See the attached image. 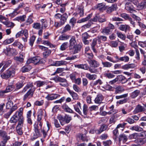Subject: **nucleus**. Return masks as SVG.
<instances>
[{
  "mask_svg": "<svg viewBox=\"0 0 146 146\" xmlns=\"http://www.w3.org/2000/svg\"><path fill=\"white\" fill-rule=\"evenodd\" d=\"M107 39V38L106 36L101 35H99L97 38H94L91 44V48L93 52L96 54L97 52V50L95 48V46L97 44V40L99 44H100L101 43V40L104 42Z\"/></svg>",
  "mask_w": 146,
  "mask_h": 146,
  "instance_id": "obj_1",
  "label": "nucleus"
},
{
  "mask_svg": "<svg viewBox=\"0 0 146 146\" xmlns=\"http://www.w3.org/2000/svg\"><path fill=\"white\" fill-rule=\"evenodd\" d=\"M14 69L11 68L8 69L5 72L1 74V77L4 79H8L11 76H13L14 74L15 71Z\"/></svg>",
  "mask_w": 146,
  "mask_h": 146,
  "instance_id": "obj_2",
  "label": "nucleus"
},
{
  "mask_svg": "<svg viewBox=\"0 0 146 146\" xmlns=\"http://www.w3.org/2000/svg\"><path fill=\"white\" fill-rule=\"evenodd\" d=\"M44 62L43 60L40 58V57L36 56L28 59L27 61V63L29 64L32 63L35 64H42Z\"/></svg>",
  "mask_w": 146,
  "mask_h": 146,
  "instance_id": "obj_3",
  "label": "nucleus"
},
{
  "mask_svg": "<svg viewBox=\"0 0 146 146\" xmlns=\"http://www.w3.org/2000/svg\"><path fill=\"white\" fill-rule=\"evenodd\" d=\"M56 82H60L59 84L63 87H67L68 86L66 80L64 78L57 76L53 78Z\"/></svg>",
  "mask_w": 146,
  "mask_h": 146,
  "instance_id": "obj_4",
  "label": "nucleus"
},
{
  "mask_svg": "<svg viewBox=\"0 0 146 146\" xmlns=\"http://www.w3.org/2000/svg\"><path fill=\"white\" fill-rule=\"evenodd\" d=\"M57 118L59 120L61 125H62L64 124V121L66 123H68L71 120V117L67 115H66L64 117L60 115L58 116Z\"/></svg>",
  "mask_w": 146,
  "mask_h": 146,
  "instance_id": "obj_5",
  "label": "nucleus"
},
{
  "mask_svg": "<svg viewBox=\"0 0 146 146\" xmlns=\"http://www.w3.org/2000/svg\"><path fill=\"white\" fill-rule=\"evenodd\" d=\"M42 122H37L34 125L35 128V131L37 137H39L41 136V134H40V131L42 129Z\"/></svg>",
  "mask_w": 146,
  "mask_h": 146,
  "instance_id": "obj_6",
  "label": "nucleus"
},
{
  "mask_svg": "<svg viewBox=\"0 0 146 146\" xmlns=\"http://www.w3.org/2000/svg\"><path fill=\"white\" fill-rule=\"evenodd\" d=\"M0 134V136L2 137L3 139L1 143H4L6 144L7 141L10 138V137L7 135V133L5 131L2 130H1Z\"/></svg>",
  "mask_w": 146,
  "mask_h": 146,
  "instance_id": "obj_7",
  "label": "nucleus"
},
{
  "mask_svg": "<svg viewBox=\"0 0 146 146\" xmlns=\"http://www.w3.org/2000/svg\"><path fill=\"white\" fill-rule=\"evenodd\" d=\"M47 127H44L42 128V129L41 131V133L42 134L44 138H46L47 136V132L51 126L48 122H47Z\"/></svg>",
  "mask_w": 146,
  "mask_h": 146,
  "instance_id": "obj_8",
  "label": "nucleus"
},
{
  "mask_svg": "<svg viewBox=\"0 0 146 146\" xmlns=\"http://www.w3.org/2000/svg\"><path fill=\"white\" fill-rule=\"evenodd\" d=\"M36 89L35 87H33L32 88L30 89L27 93L24 95L23 100L24 101L26 100L29 96H31L32 97L33 95L34 92Z\"/></svg>",
  "mask_w": 146,
  "mask_h": 146,
  "instance_id": "obj_9",
  "label": "nucleus"
},
{
  "mask_svg": "<svg viewBox=\"0 0 146 146\" xmlns=\"http://www.w3.org/2000/svg\"><path fill=\"white\" fill-rule=\"evenodd\" d=\"M125 9L129 11L130 13L136 12V11L134 9V7L131 3L127 2L125 4Z\"/></svg>",
  "mask_w": 146,
  "mask_h": 146,
  "instance_id": "obj_10",
  "label": "nucleus"
},
{
  "mask_svg": "<svg viewBox=\"0 0 146 146\" xmlns=\"http://www.w3.org/2000/svg\"><path fill=\"white\" fill-rule=\"evenodd\" d=\"M76 44L77 42L75 36H72L69 40V48L70 50L72 49L73 46Z\"/></svg>",
  "mask_w": 146,
  "mask_h": 146,
  "instance_id": "obj_11",
  "label": "nucleus"
},
{
  "mask_svg": "<svg viewBox=\"0 0 146 146\" xmlns=\"http://www.w3.org/2000/svg\"><path fill=\"white\" fill-rule=\"evenodd\" d=\"M60 96V95L57 94H51L48 95L45 98L48 100H52L59 98Z\"/></svg>",
  "mask_w": 146,
  "mask_h": 146,
  "instance_id": "obj_12",
  "label": "nucleus"
},
{
  "mask_svg": "<svg viewBox=\"0 0 146 146\" xmlns=\"http://www.w3.org/2000/svg\"><path fill=\"white\" fill-rule=\"evenodd\" d=\"M146 109L143 106L138 104L136 107L134 112L135 113L141 112L145 111Z\"/></svg>",
  "mask_w": 146,
  "mask_h": 146,
  "instance_id": "obj_13",
  "label": "nucleus"
},
{
  "mask_svg": "<svg viewBox=\"0 0 146 146\" xmlns=\"http://www.w3.org/2000/svg\"><path fill=\"white\" fill-rule=\"evenodd\" d=\"M19 120V117L18 116L17 114L15 113L11 118L9 122L12 123L16 124L18 121Z\"/></svg>",
  "mask_w": 146,
  "mask_h": 146,
  "instance_id": "obj_14",
  "label": "nucleus"
},
{
  "mask_svg": "<svg viewBox=\"0 0 146 146\" xmlns=\"http://www.w3.org/2000/svg\"><path fill=\"white\" fill-rule=\"evenodd\" d=\"M108 126L106 125H101L99 129L95 130V133L96 134H100L103 131L106 130L108 128Z\"/></svg>",
  "mask_w": 146,
  "mask_h": 146,
  "instance_id": "obj_15",
  "label": "nucleus"
},
{
  "mask_svg": "<svg viewBox=\"0 0 146 146\" xmlns=\"http://www.w3.org/2000/svg\"><path fill=\"white\" fill-rule=\"evenodd\" d=\"M137 7L138 10L146 8V0L143 1L137 5Z\"/></svg>",
  "mask_w": 146,
  "mask_h": 146,
  "instance_id": "obj_16",
  "label": "nucleus"
},
{
  "mask_svg": "<svg viewBox=\"0 0 146 146\" xmlns=\"http://www.w3.org/2000/svg\"><path fill=\"white\" fill-rule=\"evenodd\" d=\"M67 90L74 100H77L78 99V96L76 93L68 88H67Z\"/></svg>",
  "mask_w": 146,
  "mask_h": 146,
  "instance_id": "obj_17",
  "label": "nucleus"
},
{
  "mask_svg": "<svg viewBox=\"0 0 146 146\" xmlns=\"http://www.w3.org/2000/svg\"><path fill=\"white\" fill-rule=\"evenodd\" d=\"M104 98L102 94H99L97 96L95 99V102L96 104H100L102 102Z\"/></svg>",
  "mask_w": 146,
  "mask_h": 146,
  "instance_id": "obj_18",
  "label": "nucleus"
},
{
  "mask_svg": "<svg viewBox=\"0 0 146 146\" xmlns=\"http://www.w3.org/2000/svg\"><path fill=\"white\" fill-rule=\"evenodd\" d=\"M24 58V56L23 54H22L19 56L15 57L14 59L17 62L22 63L23 62Z\"/></svg>",
  "mask_w": 146,
  "mask_h": 146,
  "instance_id": "obj_19",
  "label": "nucleus"
},
{
  "mask_svg": "<svg viewBox=\"0 0 146 146\" xmlns=\"http://www.w3.org/2000/svg\"><path fill=\"white\" fill-rule=\"evenodd\" d=\"M95 8L100 11L102 12L105 10L106 9L105 4L103 3L98 4L96 6Z\"/></svg>",
  "mask_w": 146,
  "mask_h": 146,
  "instance_id": "obj_20",
  "label": "nucleus"
},
{
  "mask_svg": "<svg viewBox=\"0 0 146 146\" xmlns=\"http://www.w3.org/2000/svg\"><path fill=\"white\" fill-rule=\"evenodd\" d=\"M130 27L129 25L125 24V25H120L119 27V29L122 31H125L126 32L128 30H129Z\"/></svg>",
  "mask_w": 146,
  "mask_h": 146,
  "instance_id": "obj_21",
  "label": "nucleus"
},
{
  "mask_svg": "<svg viewBox=\"0 0 146 146\" xmlns=\"http://www.w3.org/2000/svg\"><path fill=\"white\" fill-rule=\"evenodd\" d=\"M12 51L14 52V53L13 54H14L16 55L17 53V51L15 50L13 48H11L9 47H7L4 50V52L7 54L10 53Z\"/></svg>",
  "mask_w": 146,
  "mask_h": 146,
  "instance_id": "obj_22",
  "label": "nucleus"
},
{
  "mask_svg": "<svg viewBox=\"0 0 146 146\" xmlns=\"http://www.w3.org/2000/svg\"><path fill=\"white\" fill-rule=\"evenodd\" d=\"M90 65L94 68H97L100 66V63L95 60H91L89 62Z\"/></svg>",
  "mask_w": 146,
  "mask_h": 146,
  "instance_id": "obj_23",
  "label": "nucleus"
},
{
  "mask_svg": "<svg viewBox=\"0 0 146 146\" xmlns=\"http://www.w3.org/2000/svg\"><path fill=\"white\" fill-rule=\"evenodd\" d=\"M74 67L79 69H82L84 70H87L88 68V65L86 64H75Z\"/></svg>",
  "mask_w": 146,
  "mask_h": 146,
  "instance_id": "obj_24",
  "label": "nucleus"
},
{
  "mask_svg": "<svg viewBox=\"0 0 146 146\" xmlns=\"http://www.w3.org/2000/svg\"><path fill=\"white\" fill-rule=\"evenodd\" d=\"M86 77L90 80H95L97 78V76L95 74H91L89 73L86 74Z\"/></svg>",
  "mask_w": 146,
  "mask_h": 146,
  "instance_id": "obj_25",
  "label": "nucleus"
},
{
  "mask_svg": "<svg viewBox=\"0 0 146 146\" xmlns=\"http://www.w3.org/2000/svg\"><path fill=\"white\" fill-rule=\"evenodd\" d=\"M117 78L118 79V81L119 80L122 84L125 83L127 81V80L125 77L122 75L118 76Z\"/></svg>",
  "mask_w": 146,
  "mask_h": 146,
  "instance_id": "obj_26",
  "label": "nucleus"
},
{
  "mask_svg": "<svg viewBox=\"0 0 146 146\" xmlns=\"http://www.w3.org/2000/svg\"><path fill=\"white\" fill-rule=\"evenodd\" d=\"M117 8V5L116 4H112L111 6L109 7L107 10V12L110 13L113 11L115 10Z\"/></svg>",
  "mask_w": 146,
  "mask_h": 146,
  "instance_id": "obj_27",
  "label": "nucleus"
},
{
  "mask_svg": "<svg viewBox=\"0 0 146 146\" xmlns=\"http://www.w3.org/2000/svg\"><path fill=\"white\" fill-rule=\"evenodd\" d=\"M67 62L64 60L56 61L54 64V66H60L64 65L66 64Z\"/></svg>",
  "mask_w": 146,
  "mask_h": 146,
  "instance_id": "obj_28",
  "label": "nucleus"
},
{
  "mask_svg": "<svg viewBox=\"0 0 146 146\" xmlns=\"http://www.w3.org/2000/svg\"><path fill=\"white\" fill-rule=\"evenodd\" d=\"M12 45L14 47H17L20 49H22L23 47V45L19 42L17 40L14 42Z\"/></svg>",
  "mask_w": 146,
  "mask_h": 146,
  "instance_id": "obj_29",
  "label": "nucleus"
},
{
  "mask_svg": "<svg viewBox=\"0 0 146 146\" xmlns=\"http://www.w3.org/2000/svg\"><path fill=\"white\" fill-rule=\"evenodd\" d=\"M81 47V45L80 44H76L75 46H74L73 47V49H74V53L75 54L78 53L80 50Z\"/></svg>",
  "mask_w": 146,
  "mask_h": 146,
  "instance_id": "obj_30",
  "label": "nucleus"
},
{
  "mask_svg": "<svg viewBox=\"0 0 146 146\" xmlns=\"http://www.w3.org/2000/svg\"><path fill=\"white\" fill-rule=\"evenodd\" d=\"M68 17V16L66 13H65L63 15L60 19V22L62 25H63L64 23Z\"/></svg>",
  "mask_w": 146,
  "mask_h": 146,
  "instance_id": "obj_31",
  "label": "nucleus"
},
{
  "mask_svg": "<svg viewBox=\"0 0 146 146\" xmlns=\"http://www.w3.org/2000/svg\"><path fill=\"white\" fill-rule=\"evenodd\" d=\"M31 111L30 110L27 112V122L30 125H31L33 123L32 120L31 118Z\"/></svg>",
  "mask_w": 146,
  "mask_h": 146,
  "instance_id": "obj_32",
  "label": "nucleus"
},
{
  "mask_svg": "<svg viewBox=\"0 0 146 146\" xmlns=\"http://www.w3.org/2000/svg\"><path fill=\"white\" fill-rule=\"evenodd\" d=\"M2 23L7 27L13 28L14 26V24L12 22L6 20L5 21L2 22Z\"/></svg>",
  "mask_w": 146,
  "mask_h": 146,
  "instance_id": "obj_33",
  "label": "nucleus"
},
{
  "mask_svg": "<svg viewBox=\"0 0 146 146\" xmlns=\"http://www.w3.org/2000/svg\"><path fill=\"white\" fill-rule=\"evenodd\" d=\"M2 62L4 67L6 68L10 65L12 62L11 60H7L2 61Z\"/></svg>",
  "mask_w": 146,
  "mask_h": 146,
  "instance_id": "obj_34",
  "label": "nucleus"
},
{
  "mask_svg": "<svg viewBox=\"0 0 146 146\" xmlns=\"http://www.w3.org/2000/svg\"><path fill=\"white\" fill-rule=\"evenodd\" d=\"M130 129L132 130H135L137 131H141L143 130V128L138 125L133 126L130 128Z\"/></svg>",
  "mask_w": 146,
  "mask_h": 146,
  "instance_id": "obj_35",
  "label": "nucleus"
},
{
  "mask_svg": "<svg viewBox=\"0 0 146 146\" xmlns=\"http://www.w3.org/2000/svg\"><path fill=\"white\" fill-rule=\"evenodd\" d=\"M24 121V118H19V120L16 128H22L23 125Z\"/></svg>",
  "mask_w": 146,
  "mask_h": 146,
  "instance_id": "obj_36",
  "label": "nucleus"
},
{
  "mask_svg": "<svg viewBox=\"0 0 146 146\" xmlns=\"http://www.w3.org/2000/svg\"><path fill=\"white\" fill-rule=\"evenodd\" d=\"M26 18V16L23 15L22 16H19L15 18L13 20L17 21H19L23 22L25 21V19Z\"/></svg>",
  "mask_w": 146,
  "mask_h": 146,
  "instance_id": "obj_37",
  "label": "nucleus"
},
{
  "mask_svg": "<svg viewBox=\"0 0 146 146\" xmlns=\"http://www.w3.org/2000/svg\"><path fill=\"white\" fill-rule=\"evenodd\" d=\"M92 16V14H90L88 15V16L85 18H82L77 21V23H81L82 22H84L89 20Z\"/></svg>",
  "mask_w": 146,
  "mask_h": 146,
  "instance_id": "obj_38",
  "label": "nucleus"
},
{
  "mask_svg": "<svg viewBox=\"0 0 146 146\" xmlns=\"http://www.w3.org/2000/svg\"><path fill=\"white\" fill-rule=\"evenodd\" d=\"M119 141H122L123 142H125L127 140V137L124 134L120 135L119 137Z\"/></svg>",
  "mask_w": 146,
  "mask_h": 146,
  "instance_id": "obj_39",
  "label": "nucleus"
},
{
  "mask_svg": "<svg viewBox=\"0 0 146 146\" xmlns=\"http://www.w3.org/2000/svg\"><path fill=\"white\" fill-rule=\"evenodd\" d=\"M43 112L41 110L38 111L37 118V122H41L42 117V116L43 115Z\"/></svg>",
  "mask_w": 146,
  "mask_h": 146,
  "instance_id": "obj_40",
  "label": "nucleus"
},
{
  "mask_svg": "<svg viewBox=\"0 0 146 146\" xmlns=\"http://www.w3.org/2000/svg\"><path fill=\"white\" fill-rule=\"evenodd\" d=\"M70 37V36L65 34L62 35L59 37L60 40H68Z\"/></svg>",
  "mask_w": 146,
  "mask_h": 146,
  "instance_id": "obj_41",
  "label": "nucleus"
},
{
  "mask_svg": "<svg viewBox=\"0 0 146 146\" xmlns=\"http://www.w3.org/2000/svg\"><path fill=\"white\" fill-rule=\"evenodd\" d=\"M81 104L80 102H78L76 105L74 106V108L75 111L80 114L81 112L79 108H81Z\"/></svg>",
  "mask_w": 146,
  "mask_h": 146,
  "instance_id": "obj_42",
  "label": "nucleus"
},
{
  "mask_svg": "<svg viewBox=\"0 0 146 146\" xmlns=\"http://www.w3.org/2000/svg\"><path fill=\"white\" fill-rule=\"evenodd\" d=\"M102 63L104 67L109 68L112 65V64L111 63L108 61L105 62L102 61Z\"/></svg>",
  "mask_w": 146,
  "mask_h": 146,
  "instance_id": "obj_43",
  "label": "nucleus"
},
{
  "mask_svg": "<svg viewBox=\"0 0 146 146\" xmlns=\"http://www.w3.org/2000/svg\"><path fill=\"white\" fill-rule=\"evenodd\" d=\"M140 93V91L139 90H136L132 92L131 95V97L132 98H134L137 97Z\"/></svg>",
  "mask_w": 146,
  "mask_h": 146,
  "instance_id": "obj_44",
  "label": "nucleus"
},
{
  "mask_svg": "<svg viewBox=\"0 0 146 146\" xmlns=\"http://www.w3.org/2000/svg\"><path fill=\"white\" fill-rule=\"evenodd\" d=\"M113 139L115 141H116L117 139L119 134L118 129L116 128L113 131Z\"/></svg>",
  "mask_w": 146,
  "mask_h": 146,
  "instance_id": "obj_45",
  "label": "nucleus"
},
{
  "mask_svg": "<svg viewBox=\"0 0 146 146\" xmlns=\"http://www.w3.org/2000/svg\"><path fill=\"white\" fill-rule=\"evenodd\" d=\"M118 37L120 38L123 40H125L126 38V36L124 34H123L121 32L117 31L116 33Z\"/></svg>",
  "mask_w": 146,
  "mask_h": 146,
  "instance_id": "obj_46",
  "label": "nucleus"
},
{
  "mask_svg": "<svg viewBox=\"0 0 146 146\" xmlns=\"http://www.w3.org/2000/svg\"><path fill=\"white\" fill-rule=\"evenodd\" d=\"M111 31H112L109 29L108 27H106L102 29L101 31V33H105L106 35H108Z\"/></svg>",
  "mask_w": 146,
  "mask_h": 146,
  "instance_id": "obj_47",
  "label": "nucleus"
},
{
  "mask_svg": "<svg viewBox=\"0 0 146 146\" xmlns=\"http://www.w3.org/2000/svg\"><path fill=\"white\" fill-rule=\"evenodd\" d=\"M129 57L126 55H125L121 57H120V62H127L129 61Z\"/></svg>",
  "mask_w": 146,
  "mask_h": 146,
  "instance_id": "obj_48",
  "label": "nucleus"
},
{
  "mask_svg": "<svg viewBox=\"0 0 146 146\" xmlns=\"http://www.w3.org/2000/svg\"><path fill=\"white\" fill-rule=\"evenodd\" d=\"M71 27L69 24H67L63 28L62 31V33H64L69 31L71 30Z\"/></svg>",
  "mask_w": 146,
  "mask_h": 146,
  "instance_id": "obj_49",
  "label": "nucleus"
},
{
  "mask_svg": "<svg viewBox=\"0 0 146 146\" xmlns=\"http://www.w3.org/2000/svg\"><path fill=\"white\" fill-rule=\"evenodd\" d=\"M44 50L45 51L43 53V55L44 57L46 58L50 54L51 51L50 50L48 49L47 48H46Z\"/></svg>",
  "mask_w": 146,
  "mask_h": 146,
  "instance_id": "obj_50",
  "label": "nucleus"
},
{
  "mask_svg": "<svg viewBox=\"0 0 146 146\" xmlns=\"http://www.w3.org/2000/svg\"><path fill=\"white\" fill-rule=\"evenodd\" d=\"M31 69V67L30 66H24L22 68V71L23 72H28Z\"/></svg>",
  "mask_w": 146,
  "mask_h": 146,
  "instance_id": "obj_51",
  "label": "nucleus"
},
{
  "mask_svg": "<svg viewBox=\"0 0 146 146\" xmlns=\"http://www.w3.org/2000/svg\"><path fill=\"white\" fill-rule=\"evenodd\" d=\"M15 86L13 85H9L7 86L5 91L6 93L12 91L14 88Z\"/></svg>",
  "mask_w": 146,
  "mask_h": 146,
  "instance_id": "obj_52",
  "label": "nucleus"
},
{
  "mask_svg": "<svg viewBox=\"0 0 146 146\" xmlns=\"http://www.w3.org/2000/svg\"><path fill=\"white\" fill-rule=\"evenodd\" d=\"M23 108H20L19 111H16L15 113L17 114L18 116L19 117V118H23Z\"/></svg>",
  "mask_w": 146,
  "mask_h": 146,
  "instance_id": "obj_53",
  "label": "nucleus"
},
{
  "mask_svg": "<svg viewBox=\"0 0 146 146\" xmlns=\"http://www.w3.org/2000/svg\"><path fill=\"white\" fill-rule=\"evenodd\" d=\"M115 92L117 93H120L124 91L123 87L120 86H118L115 88Z\"/></svg>",
  "mask_w": 146,
  "mask_h": 146,
  "instance_id": "obj_54",
  "label": "nucleus"
},
{
  "mask_svg": "<svg viewBox=\"0 0 146 146\" xmlns=\"http://www.w3.org/2000/svg\"><path fill=\"white\" fill-rule=\"evenodd\" d=\"M13 38H11L9 39H6L3 42V44H4L7 45L9 44L14 41Z\"/></svg>",
  "mask_w": 146,
  "mask_h": 146,
  "instance_id": "obj_55",
  "label": "nucleus"
},
{
  "mask_svg": "<svg viewBox=\"0 0 146 146\" xmlns=\"http://www.w3.org/2000/svg\"><path fill=\"white\" fill-rule=\"evenodd\" d=\"M68 46V42H65L63 43L60 46V49L61 50L63 51L65 50Z\"/></svg>",
  "mask_w": 146,
  "mask_h": 146,
  "instance_id": "obj_56",
  "label": "nucleus"
},
{
  "mask_svg": "<svg viewBox=\"0 0 146 146\" xmlns=\"http://www.w3.org/2000/svg\"><path fill=\"white\" fill-rule=\"evenodd\" d=\"M35 38L36 37L34 35H33L30 37L29 43L31 46H33Z\"/></svg>",
  "mask_w": 146,
  "mask_h": 146,
  "instance_id": "obj_57",
  "label": "nucleus"
},
{
  "mask_svg": "<svg viewBox=\"0 0 146 146\" xmlns=\"http://www.w3.org/2000/svg\"><path fill=\"white\" fill-rule=\"evenodd\" d=\"M36 83L38 87H40L44 85L46 82L45 81H38L36 82Z\"/></svg>",
  "mask_w": 146,
  "mask_h": 146,
  "instance_id": "obj_58",
  "label": "nucleus"
},
{
  "mask_svg": "<svg viewBox=\"0 0 146 146\" xmlns=\"http://www.w3.org/2000/svg\"><path fill=\"white\" fill-rule=\"evenodd\" d=\"M41 27V25L39 23H34L33 25V27L36 29H39Z\"/></svg>",
  "mask_w": 146,
  "mask_h": 146,
  "instance_id": "obj_59",
  "label": "nucleus"
},
{
  "mask_svg": "<svg viewBox=\"0 0 146 146\" xmlns=\"http://www.w3.org/2000/svg\"><path fill=\"white\" fill-rule=\"evenodd\" d=\"M118 42L117 41H112L110 43V46L112 47L115 48L118 45Z\"/></svg>",
  "mask_w": 146,
  "mask_h": 146,
  "instance_id": "obj_60",
  "label": "nucleus"
},
{
  "mask_svg": "<svg viewBox=\"0 0 146 146\" xmlns=\"http://www.w3.org/2000/svg\"><path fill=\"white\" fill-rule=\"evenodd\" d=\"M98 21L100 23H102L106 21V20L103 15L98 16Z\"/></svg>",
  "mask_w": 146,
  "mask_h": 146,
  "instance_id": "obj_61",
  "label": "nucleus"
},
{
  "mask_svg": "<svg viewBox=\"0 0 146 146\" xmlns=\"http://www.w3.org/2000/svg\"><path fill=\"white\" fill-rule=\"evenodd\" d=\"M102 83L103 82L100 79H99L94 82L92 84L93 86H95L98 84L101 85L102 84Z\"/></svg>",
  "mask_w": 146,
  "mask_h": 146,
  "instance_id": "obj_62",
  "label": "nucleus"
},
{
  "mask_svg": "<svg viewBox=\"0 0 146 146\" xmlns=\"http://www.w3.org/2000/svg\"><path fill=\"white\" fill-rule=\"evenodd\" d=\"M114 59H113V63H115L120 62V57L116 55L114 56Z\"/></svg>",
  "mask_w": 146,
  "mask_h": 146,
  "instance_id": "obj_63",
  "label": "nucleus"
},
{
  "mask_svg": "<svg viewBox=\"0 0 146 146\" xmlns=\"http://www.w3.org/2000/svg\"><path fill=\"white\" fill-rule=\"evenodd\" d=\"M111 141L110 140H107L103 142L104 146H110L111 144Z\"/></svg>",
  "mask_w": 146,
  "mask_h": 146,
  "instance_id": "obj_64",
  "label": "nucleus"
}]
</instances>
